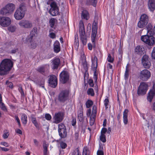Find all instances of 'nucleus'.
I'll return each instance as SVG.
<instances>
[{"label":"nucleus","mask_w":155,"mask_h":155,"mask_svg":"<svg viewBox=\"0 0 155 155\" xmlns=\"http://www.w3.org/2000/svg\"><path fill=\"white\" fill-rule=\"evenodd\" d=\"M0 107L1 109L4 111H5L6 110V108L4 104L2 102L0 103Z\"/></svg>","instance_id":"nucleus-52"},{"label":"nucleus","mask_w":155,"mask_h":155,"mask_svg":"<svg viewBox=\"0 0 155 155\" xmlns=\"http://www.w3.org/2000/svg\"><path fill=\"white\" fill-rule=\"evenodd\" d=\"M45 119L48 120H49L51 119V115L49 114H46L45 115Z\"/></svg>","instance_id":"nucleus-53"},{"label":"nucleus","mask_w":155,"mask_h":155,"mask_svg":"<svg viewBox=\"0 0 155 155\" xmlns=\"http://www.w3.org/2000/svg\"><path fill=\"white\" fill-rule=\"evenodd\" d=\"M93 104V101L91 100H88L86 103V107L89 108Z\"/></svg>","instance_id":"nucleus-38"},{"label":"nucleus","mask_w":155,"mask_h":155,"mask_svg":"<svg viewBox=\"0 0 155 155\" xmlns=\"http://www.w3.org/2000/svg\"><path fill=\"white\" fill-rule=\"evenodd\" d=\"M58 131L59 136L61 138H64L67 136V132L66 128L61 129L60 130H58Z\"/></svg>","instance_id":"nucleus-22"},{"label":"nucleus","mask_w":155,"mask_h":155,"mask_svg":"<svg viewBox=\"0 0 155 155\" xmlns=\"http://www.w3.org/2000/svg\"><path fill=\"white\" fill-rule=\"evenodd\" d=\"M129 69L127 65L126 67V71L124 74L125 79L126 80L128 79L129 76Z\"/></svg>","instance_id":"nucleus-37"},{"label":"nucleus","mask_w":155,"mask_h":155,"mask_svg":"<svg viewBox=\"0 0 155 155\" xmlns=\"http://www.w3.org/2000/svg\"><path fill=\"white\" fill-rule=\"evenodd\" d=\"M80 153L79 152V150L78 148H76L75 151L72 153V155H81Z\"/></svg>","instance_id":"nucleus-48"},{"label":"nucleus","mask_w":155,"mask_h":155,"mask_svg":"<svg viewBox=\"0 0 155 155\" xmlns=\"http://www.w3.org/2000/svg\"><path fill=\"white\" fill-rule=\"evenodd\" d=\"M13 62L10 59H4L0 64V75L7 74L13 67Z\"/></svg>","instance_id":"nucleus-1"},{"label":"nucleus","mask_w":155,"mask_h":155,"mask_svg":"<svg viewBox=\"0 0 155 155\" xmlns=\"http://www.w3.org/2000/svg\"><path fill=\"white\" fill-rule=\"evenodd\" d=\"M45 82L44 80H42L41 81V83L38 82V84L40 85V86L43 88H44V83Z\"/></svg>","instance_id":"nucleus-61"},{"label":"nucleus","mask_w":155,"mask_h":155,"mask_svg":"<svg viewBox=\"0 0 155 155\" xmlns=\"http://www.w3.org/2000/svg\"><path fill=\"white\" fill-rule=\"evenodd\" d=\"M148 21V16L145 14H143L140 17L137 26L140 28H143L146 26Z\"/></svg>","instance_id":"nucleus-4"},{"label":"nucleus","mask_w":155,"mask_h":155,"mask_svg":"<svg viewBox=\"0 0 155 155\" xmlns=\"http://www.w3.org/2000/svg\"><path fill=\"white\" fill-rule=\"evenodd\" d=\"M52 68L53 69H57L60 63V60L59 58L54 59L52 62Z\"/></svg>","instance_id":"nucleus-17"},{"label":"nucleus","mask_w":155,"mask_h":155,"mask_svg":"<svg viewBox=\"0 0 155 155\" xmlns=\"http://www.w3.org/2000/svg\"><path fill=\"white\" fill-rule=\"evenodd\" d=\"M104 102L106 109H107L108 108V107L107 106L108 105V104L109 102V101L107 97L105 99Z\"/></svg>","instance_id":"nucleus-51"},{"label":"nucleus","mask_w":155,"mask_h":155,"mask_svg":"<svg viewBox=\"0 0 155 155\" xmlns=\"http://www.w3.org/2000/svg\"><path fill=\"white\" fill-rule=\"evenodd\" d=\"M64 114L62 112H58L55 114L53 117V123L55 124H58L61 122L63 119Z\"/></svg>","instance_id":"nucleus-11"},{"label":"nucleus","mask_w":155,"mask_h":155,"mask_svg":"<svg viewBox=\"0 0 155 155\" xmlns=\"http://www.w3.org/2000/svg\"><path fill=\"white\" fill-rule=\"evenodd\" d=\"M60 81L63 84L66 83L68 81V71L63 70L59 75Z\"/></svg>","instance_id":"nucleus-12"},{"label":"nucleus","mask_w":155,"mask_h":155,"mask_svg":"<svg viewBox=\"0 0 155 155\" xmlns=\"http://www.w3.org/2000/svg\"><path fill=\"white\" fill-rule=\"evenodd\" d=\"M49 36L52 38H54L56 37V35L54 33L51 32Z\"/></svg>","instance_id":"nucleus-62"},{"label":"nucleus","mask_w":155,"mask_h":155,"mask_svg":"<svg viewBox=\"0 0 155 155\" xmlns=\"http://www.w3.org/2000/svg\"><path fill=\"white\" fill-rule=\"evenodd\" d=\"M148 85L145 82H141L139 85L137 91L138 95H143L146 94L147 90Z\"/></svg>","instance_id":"nucleus-6"},{"label":"nucleus","mask_w":155,"mask_h":155,"mask_svg":"<svg viewBox=\"0 0 155 155\" xmlns=\"http://www.w3.org/2000/svg\"><path fill=\"white\" fill-rule=\"evenodd\" d=\"M141 40L148 45L152 46L155 43V38L153 36V34H147L142 35L141 37Z\"/></svg>","instance_id":"nucleus-2"},{"label":"nucleus","mask_w":155,"mask_h":155,"mask_svg":"<svg viewBox=\"0 0 155 155\" xmlns=\"http://www.w3.org/2000/svg\"><path fill=\"white\" fill-rule=\"evenodd\" d=\"M51 8L49 12L52 16H55L57 15L59 13V9L56 3L54 2H52L50 4Z\"/></svg>","instance_id":"nucleus-7"},{"label":"nucleus","mask_w":155,"mask_h":155,"mask_svg":"<svg viewBox=\"0 0 155 155\" xmlns=\"http://www.w3.org/2000/svg\"><path fill=\"white\" fill-rule=\"evenodd\" d=\"M22 12L25 14L27 11V8L26 4L24 3H21L19 5V8L17 9Z\"/></svg>","instance_id":"nucleus-20"},{"label":"nucleus","mask_w":155,"mask_h":155,"mask_svg":"<svg viewBox=\"0 0 155 155\" xmlns=\"http://www.w3.org/2000/svg\"><path fill=\"white\" fill-rule=\"evenodd\" d=\"M54 46V48H60V43L58 41H56L55 42Z\"/></svg>","instance_id":"nucleus-43"},{"label":"nucleus","mask_w":155,"mask_h":155,"mask_svg":"<svg viewBox=\"0 0 155 155\" xmlns=\"http://www.w3.org/2000/svg\"><path fill=\"white\" fill-rule=\"evenodd\" d=\"M78 117L79 120L80 122H82L84 120V117L83 114V108L82 106L79 108V110L78 111Z\"/></svg>","instance_id":"nucleus-21"},{"label":"nucleus","mask_w":155,"mask_h":155,"mask_svg":"<svg viewBox=\"0 0 155 155\" xmlns=\"http://www.w3.org/2000/svg\"><path fill=\"white\" fill-rule=\"evenodd\" d=\"M155 95V83L153 85V89L150 90L148 93V96L147 97V99L150 102H151L152 99L153 98L154 96Z\"/></svg>","instance_id":"nucleus-16"},{"label":"nucleus","mask_w":155,"mask_h":155,"mask_svg":"<svg viewBox=\"0 0 155 155\" xmlns=\"http://www.w3.org/2000/svg\"><path fill=\"white\" fill-rule=\"evenodd\" d=\"M37 71L42 74L45 75V68L44 66H41L38 68Z\"/></svg>","instance_id":"nucleus-36"},{"label":"nucleus","mask_w":155,"mask_h":155,"mask_svg":"<svg viewBox=\"0 0 155 155\" xmlns=\"http://www.w3.org/2000/svg\"><path fill=\"white\" fill-rule=\"evenodd\" d=\"M9 135V134L8 132L4 133L3 135V138L4 139L7 138L8 137Z\"/></svg>","instance_id":"nucleus-63"},{"label":"nucleus","mask_w":155,"mask_h":155,"mask_svg":"<svg viewBox=\"0 0 155 155\" xmlns=\"http://www.w3.org/2000/svg\"><path fill=\"white\" fill-rule=\"evenodd\" d=\"M15 118L16 120L17 121V123H18L19 126L20 127L21 126V123L20 122V120L18 118V116L16 115L15 116Z\"/></svg>","instance_id":"nucleus-58"},{"label":"nucleus","mask_w":155,"mask_h":155,"mask_svg":"<svg viewBox=\"0 0 155 155\" xmlns=\"http://www.w3.org/2000/svg\"><path fill=\"white\" fill-rule=\"evenodd\" d=\"M60 145L62 149H64L67 147V144L63 141L60 142Z\"/></svg>","instance_id":"nucleus-49"},{"label":"nucleus","mask_w":155,"mask_h":155,"mask_svg":"<svg viewBox=\"0 0 155 155\" xmlns=\"http://www.w3.org/2000/svg\"><path fill=\"white\" fill-rule=\"evenodd\" d=\"M96 36H94V38H93V37H92V36L91 35V41L92 42V48H96V46L95 43V39Z\"/></svg>","instance_id":"nucleus-44"},{"label":"nucleus","mask_w":155,"mask_h":155,"mask_svg":"<svg viewBox=\"0 0 155 155\" xmlns=\"http://www.w3.org/2000/svg\"><path fill=\"white\" fill-rule=\"evenodd\" d=\"M142 63L145 68H149L151 65L150 59L149 57L147 55H144L142 58Z\"/></svg>","instance_id":"nucleus-10"},{"label":"nucleus","mask_w":155,"mask_h":155,"mask_svg":"<svg viewBox=\"0 0 155 155\" xmlns=\"http://www.w3.org/2000/svg\"><path fill=\"white\" fill-rule=\"evenodd\" d=\"M43 147L44 149V155H47L48 145L46 143V142L45 141L43 142Z\"/></svg>","instance_id":"nucleus-30"},{"label":"nucleus","mask_w":155,"mask_h":155,"mask_svg":"<svg viewBox=\"0 0 155 155\" xmlns=\"http://www.w3.org/2000/svg\"><path fill=\"white\" fill-rule=\"evenodd\" d=\"M89 78V74L88 71H85L84 73V80L88 79Z\"/></svg>","instance_id":"nucleus-50"},{"label":"nucleus","mask_w":155,"mask_h":155,"mask_svg":"<svg viewBox=\"0 0 155 155\" xmlns=\"http://www.w3.org/2000/svg\"><path fill=\"white\" fill-rule=\"evenodd\" d=\"M37 28L36 27L33 28L32 30L31 31L30 33L32 34H37Z\"/></svg>","instance_id":"nucleus-56"},{"label":"nucleus","mask_w":155,"mask_h":155,"mask_svg":"<svg viewBox=\"0 0 155 155\" xmlns=\"http://www.w3.org/2000/svg\"><path fill=\"white\" fill-rule=\"evenodd\" d=\"M100 139L102 142H105L106 141V139L105 134H101L100 136Z\"/></svg>","instance_id":"nucleus-45"},{"label":"nucleus","mask_w":155,"mask_h":155,"mask_svg":"<svg viewBox=\"0 0 155 155\" xmlns=\"http://www.w3.org/2000/svg\"><path fill=\"white\" fill-rule=\"evenodd\" d=\"M25 15V14L22 12L17 10L15 12L14 16L17 20H19L23 18Z\"/></svg>","instance_id":"nucleus-18"},{"label":"nucleus","mask_w":155,"mask_h":155,"mask_svg":"<svg viewBox=\"0 0 155 155\" xmlns=\"http://www.w3.org/2000/svg\"><path fill=\"white\" fill-rule=\"evenodd\" d=\"M147 24L148 25H146V28L147 30V34H153V26L150 23H149Z\"/></svg>","instance_id":"nucleus-26"},{"label":"nucleus","mask_w":155,"mask_h":155,"mask_svg":"<svg viewBox=\"0 0 155 155\" xmlns=\"http://www.w3.org/2000/svg\"><path fill=\"white\" fill-rule=\"evenodd\" d=\"M16 28L15 26H11L8 28V30L12 32H14L16 29Z\"/></svg>","instance_id":"nucleus-42"},{"label":"nucleus","mask_w":155,"mask_h":155,"mask_svg":"<svg viewBox=\"0 0 155 155\" xmlns=\"http://www.w3.org/2000/svg\"><path fill=\"white\" fill-rule=\"evenodd\" d=\"M97 155H104V152L103 151L101 150V148L100 150H97Z\"/></svg>","instance_id":"nucleus-57"},{"label":"nucleus","mask_w":155,"mask_h":155,"mask_svg":"<svg viewBox=\"0 0 155 155\" xmlns=\"http://www.w3.org/2000/svg\"><path fill=\"white\" fill-rule=\"evenodd\" d=\"M97 68V65L96 66H95L93 64L92 65L91 69L94 71L93 78L95 80V82L96 83L97 82V73L96 72Z\"/></svg>","instance_id":"nucleus-23"},{"label":"nucleus","mask_w":155,"mask_h":155,"mask_svg":"<svg viewBox=\"0 0 155 155\" xmlns=\"http://www.w3.org/2000/svg\"><path fill=\"white\" fill-rule=\"evenodd\" d=\"M5 7L10 13L14 11L15 8L14 5L12 3L8 4Z\"/></svg>","instance_id":"nucleus-25"},{"label":"nucleus","mask_w":155,"mask_h":155,"mask_svg":"<svg viewBox=\"0 0 155 155\" xmlns=\"http://www.w3.org/2000/svg\"><path fill=\"white\" fill-rule=\"evenodd\" d=\"M88 151V149L86 147L85 148H84L83 153V155H87Z\"/></svg>","instance_id":"nucleus-60"},{"label":"nucleus","mask_w":155,"mask_h":155,"mask_svg":"<svg viewBox=\"0 0 155 155\" xmlns=\"http://www.w3.org/2000/svg\"><path fill=\"white\" fill-rule=\"evenodd\" d=\"M107 129L106 128L104 127L102 129L101 131V134H104L107 132Z\"/></svg>","instance_id":"nucleus-59"},{"label":"nucleus","mask_w":155,"mask_h":155,"mask_svg":"<svg viewBox=\"0 0 155 155\" xmlns=\"http://www.w3.org/2000/svg\"><path fill=\"white\" fill-rule=\"evenodd\" d=\"M89 14L88 12L86 10L83 11L81 13V17L82 19L88 20Z\"/></svg>","instance_id":"nucleus-28"},{"label":"nucleus","mask_w":155,"mask_h":155,"mask_svg":"<svg viewBox=\"0 0 155 155\" xmlns=\"http://www.w3.org/2000/svg\"><path fill=\"white\" fill-rule=\"evenodd\" d=\"M35 36V34H32L30 33V35L28 36L26 40L27 41L31 42L33 41V39L34 37Z\"/></svg>","instance_id":"nucleus-34"},{"label":"nucleus","mask_w":155,"mask_h":155,"mask_svg":"<svg viewBox=\"0 0 155 155\" xmlns=\"http://www.w3.org/2000/svg\"><path fill=\"white\" fill-rule=\"evenodd\" d=\"M18 24L21 26L25 28H30L32 26V23L27 20H22Z\"/></svg>","instance_id":"nucleus-15"},{"label":"nucleus","mask_w":155,"mask_h":155,"mask_svg":"<svg viewBox=\"0 0 155 155\" xmlns=\"http://www.w3.org/2000/svg\"><path fill=\"white\" fill-rule=\"evenodd\" d=\"M79 45L78 36V35L75 36L74 42V47L75 48H78Z\"/></svg>","instance_id":"nucleus-31"},{"label":"nucleus","mask_w":155,"mask_h":155,"mask_svg":"<svg viewBox=\"0 0 155 155\" xmlns=\"http://www.w3.org/2000/svg\"><path fill=\"white\" fill-rule=\"evenodd\" d=\"M128 110V109H125L123 113V121L125 124H127L128 119L127 116Z\"/></svg>","instance_id":"nucleus-24"},{"label":"nucleus","mask_w":155,"mask_h":155,"mask_svg":"<svg viewBox=\"0 0 155 155\" xmlns=\"http://www.w3.org/2000/svg\"><path fill=\"white\" fill-rule=\"evenodd\" d=\"M97 23V16L95 15L94 18V20L93 23L91 35L92 36V37H93V38H94V36H96V35Z\"/></svg>","instance_id":"nucleus-14"},{"label":"nucleus","mask_w":155,"mask_h":155,"mask_svg":"<svg viewBox=\"0 0 155 155\" xmlns=\"http://www.w3.org/2000/svg\"><path fill=\"white\" fill-rule=\"evenodd\" d=\"M68 99V90H62L59 94L58 100L60 102L64 103Z\"/></svg>","instance_id":"nucleus-5"},{"label":"nucleus","mask_w":155,"mask_h":155,"mask_svg":"<svg viewBox=\"0 0 155 155\" xmlns=\"http://www.w3.org/2000/svg\"><path fill=\"white\" fill-rule=\"evenodd\" d=\"M150 72L147 69H144L140 72L139 77L142 81H146L150 78Z\"/></svg>","instance_id":"nucleus-9"},{"label":"nucleus","mask_w":155,"mask_h":155,"mask_svg":"<svg viewBox=\"0 0 155 155\" xmlns=\"http://www.w3.org/2000/svg\"><path fill=\"white\" fill-rule=\"evenodd\" d=\"M135 49V52L138 54L140 55H143L145 53V49Z\"/></svg>","instance_id":"nucleus-33"},{"label":"nucleus","mask_w":155,"mask_h":155,"mask_svg":"<svg viewBox=\"0 0 155 155\" xmlns=\"http://www.w3.org/2000/svg\"><path fill=\"white\" fill-rule=\"evenodd\" d=\"M88 83L90 87H93L94 86L93 81L92 79H90L88 81Z\"/></svg>","instance_id":"nucleus-54"},{"label":"nucleus","mask_w":155,"mask_h":155,"mask_svg":"<svg viewBox=\"0 0 155 155\" xmlns=\"http://www.w3.org/2000/svg\"><path fill=\"white\" fill-rule=\"evenodd\" d=\"M11 19L5 16L0 17V25L2 27H8L11 24Z\"/></svg>","instance_id":"nucleus-8"},{"label":"nucleus","mask_w":155,"mask_h":155,"mask_svg":"<svg viewBox=\"0 0 155 155\" xmlns=\"http://www.w3.org/2000/svg\"><path fill=\"white\" fill-rule=\"evenodd\" d=\"M80 35L82 42L84 45H86L87 42V37L85 35V28L82 21H80L79 24Z\"/></svg>","instance_id":"nucleus-3"},{"label":"nucleus","mask_w":155,"mask_h":155,"mask_svg":"<svg viewBox=\"0 0 155 155\" xmlns=\"http://www.w3.org/2000/svg\"><path fill=\"white\" fill-rule=\"evenodd\" d=\"M48 83L49 86L53 88H55L57 85V79L54 75H51L49 76Z\"/></svg>","instance_id":"nucleus-13"},{"label":"nucleus","mask_w":155,"mask_h":155,"mask_svg":"<svg viewBox=\"0 0 155 155\" xmlns=\"http://www.w3.org/2000/svg\"><path fill=\"white\" fill-rule=\"evenodd\" d=\"M92 65L93 64L95 66H97V57L95 56L93 60L92 59Z\"/></svg>","instance_id":"nucleus-40"},{"label":"nucleus","mask_w":155,"mask_h":155,"mask_svg":"<svg viewBox=\"0 0 155 155\" xmlns=\"http://www.w3.org/2000/svg\"><path fill=\"white\" fill-rule=\"evenodd\" d=\"M27 116L25 114H22L21 120L23 124L24 125L26 124L27 121Z\"/></svg>","instance_id":"nucleus-32"},{"label":"nucleus","mask_w":155,"mask_h":155,"mask_svg":"<svg viewBox=\"0 0 155 155\" xmlns=\"http://www.w3.org/2000/svg\"><path fill=\"white\" fill-rule=\"evenodd\" d=\"M97 2V0H87L86 3L87 5H91L95 7L96 6Z\"/></svg>","instance_id":"nucleus-27"},{"label":"nucleus","mask_w":155,"mask_h":155,"mask_svg":"<svg viewBox=\"0 0 155 155\" xmlns=\"http://www.w3.org/2000/svg\"><path fill=\"white\" fill-rule=\"evenodd\" d=\"M149 9L151 11L153 12L155 8V0H149L148 3Z\"/></svg>","instance_id":"nucleus-19"},{"label":"nucleus","mask_w":155,"mask_h":155,"mask_svg":"<svg viewBox=\"0 0 155 155\" xmlns=\"http://www.w3.org/2000/svg\"><path fill=\"white\" fill-rule=\"evenodd\" d=\"M1 14L3 15H8L10 13L5 6L2 9L1 11Z\"/></svg>","instance_id":"nucleus-29"},{"label":"nucleus","mask_w":155,"mask_h":155,"mask_svg":"<svg viewBox=\"0 0 155 155\" xmlns=\"http://www.w3.org/2000/svg\"><path fill=\"white\" fill-rule=\"evenodd\" d=\"M32 123L33 124L37 129H38V130L39 129V127L38 125V123L36 120L32 122Z\"/></svg>","instance_id":"nucleus-55"},{"label":"nucleus","mask_w":155,"mask_h":155,"mask_svg":"<svg viewBox=\"0 0 155 155\" xmlns=\"http://www.w3.org/2000/svg\"><path fill=\"white\" fill-rule=\"evenodd\" d=\"M87 92L88 95H90L92 96H94V90L92 88H89L87 91Z\"/></svg>","instance_id":"nucleus-39"},{"label":"nucleus","mask_w":155,"mask_h":155,"mask_svg":"<svg viewBox=\"0 0 155 155\" xmlns=\"http://www.w3.org/2000/svg\"><path fill=\"white\" fill-rule=\"evenodd\" d=\"M152 57L155 60V49H153L152 53Z\"/></svg>","instance_id":"nucleus-64"},{"label":"nucleus","mask_w":155,"mask_h":155,"mask_svg":"<svg viewBox=\"0 0 155 155\" xmlns=\"http://www.w3.org/2000/svg\"><path fill=\"white\" fill-rule=\"evenodd\" d=\"M107 60L108 62L111 63H112L113 61V58H112V57L110 54H108Z\"/></svg>","instance_id":"nucleus-47"},{"label":"nucleus","mask_w":155,"mask_h":155,"mask_svg":"<svg viewBox=\"0 0 155 155\" xmlns=\"http://www.w3.org/2000/svg\"><path fill=\"white\" fill-rule=\"evenodd\" d=\"M6 84L7 85V86L9 87L12 88L13 87V84L11 82H9L8 81H7L5 82Z\"/></svg>","instance_id":"nucleus-46"},{"label":"nucleus","mask_w":155,"mask_h":155,"mask_svg":"<svg viewBox=\"0 0 155 155\" xmlns=\"http://www.w3.org/2000/svg\"><path fill=\"white\" fill-rule=\"evenodd\" d=\"M82 64L83 68L85 71H88V67L87 66V64L86 60L83 62Z\"/></svg>","instance_id":"nucleus-41"},{"label":"nucleus","mask_w":155,"mask_h":155,"mask_svg":"<svg viewBox=\"0 0 155 155\" xmlns=\"http://www.w3.org/2000/svg\"><path fill=\"white\" fill-rule=\"evenodd\" d=\"M55 20L57 21L56 19H55L54 18H51L50 19L49 21L50 27L52 28H54V29L55 28V27H54Z\"/></svg>","instance_id":"nucleus-35"}]
</instances>
